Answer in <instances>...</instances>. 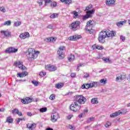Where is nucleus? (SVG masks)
I'll return each mask as SVG.
<instances>
[{
	"mask_svg": "<svg viewBox=\"0 0 130 130\" xmlns=\"http://www.w3.org/2000/svg\"><path fill=\"white\" fill-rule=\"evenodd\" d=\"M76 35H74L69 37L68 39L69 40H72V41H76Z\"/></svg>",
	"mask_w": 130,
	"mask_h": 130,
	"instance_id": "nucleus-28",
	"label": "nucleus"
},
{
	"mask_svg": "<svg viewBox=\"0 0 130 130\" xmlns=\"http://www.w3.org/2000/svg\"><path fill=\"white\" fill-rule=\"evenodd\" d=\"M100 85V83L98 82L93 81L90 83H85L86 89H90V88H96Z\"/></svg>",
	"mask_w": 130,
	"mask_h": 130,
	"instance_id": "nucleus-8",
	"label": "nucleus"
},
{
	"mask_svg": "<svg viewBox=\"0 0 130 130\" xmlns=\"http://www.w3.org/2000/svg\"><path fill=\"white\" fill-rule=\"evenodd\" d=\"M24 34L26 38H27V37H29V36H30V35L29 34V32H26L24 33Z\"/></svg>",
	"mask_w": 130,
	"mask_h": 130,
	"instance_id": "nucleus-56",
	"label": "nucleus"
},
{
	"mask_svg": "<svg viewBox=\"0 0 130 130\" xmlns=\"http://www.w3.org/2000/svg\"><path fill=\"white\" fill-rule=\"evenodd\" d=\"M18 51V49L14 48V47H10L6 50L8 53H14Z\"/></svg>",
	"mask_w": 130,
	"mask_h": 130,
	"instance_id": "nucleus-11",
	"label": "nucleus"
},
{
	"mask_svg": "<svg viewBox=\"0 0 130 130\" xmlns=\"http://www.w3.org/2000/svg\"><path fill=\"white\" fill-rule=\"evenodd\" d=\"M49 99H50V100H54L55 99V95L53 94H51L49 97Z\"/></svg>",
	"mask_w": 130,
	"mask_h": 130,
	"instance_id": "nucleus-40",
	"label": "nucleus"
},
{
	"mask_svg": "<svg viewBox=\"0 0 130 130\" xmlns=\"http://www.w3.org/2000/svg\"><path fill=\"white\" fill-rule=\"evenodd\" d=\"M69 128H70V129H75L76 128L72 125H69Z\"/></svg>",
	"mask_w": 130,
	"mask_h": 130,
	"instance_id": "nucleus-62",
	"label": "nucleus"
},
{
	"mask_svg": "<svg viewBox=\"0 0 130 130\" xmlns=\"http://www.w3.org/2000/svg\"><path fill=\"white\" fill-rule=\"evenodd\" d=\"M43 2V0H38V4H39L40 7H41V6H42Z\"/></svg>",
	"mask_w": 130,
	"mask_h": 130,
	"instance_id": "nucleus-49",
	"label": "nucleus"
},
{
	"mask_svg": "<svg viewBox=\"0 0 130 130\" xmlns=\"http://www.w3.org/2000/svg\"><path fill=\"white\" fill-rule=\"evenodd\" d=\"M115 2H116V0H106V5L109 7H111L115 4Z\"/></svg>",
	"mask_w": 130,
	"mask_h": 130,
	"instance_id": "nucleus-14",
	"label": "nucleus"
},
{
	"mask_svg": "<svg viewBox=\"0 0 130 130\" xmlns=\"http://www.w3.org/2000/svg\"><path fill=\"white\" fill-rule=\"evenodd\" d=\"M85 30L86 31H88L90 34H93L94 33V29H93L92 28H85Z\"/></svg>",
	"mask_w": 130,
	"mask_h": 130,
	"instance_id": "nucleus-22",
	"label": "nucleus"
},
{
	"mask_svg": "<svg viewBox=\"0 0 130 130\" xmlns=\"http://www.w3.org/2000/svg\"><path fill=\"white\" fill-rule=\"evenodd\" d=\"M64 49H66L65 46H61L59 47L57 51L59 59H63V58H64V54H63V50H64Z\"/></svg>",
	"mask_w": 130,
	"mask_h": 130,
	"instance_id": "nucleus-5",
	"label": "nucleus"
},
{
	"mask_svg": "<svg viewBox=\"0 0 130 130\" xmlns=\"http://www.w3.org/2000/svg\"><path fill=\"white\" fill-rule=\"evenodd\" d=\"M57 17H58V14L57 13H53L50 16L51 19H55V18H57Z\"/></svg>",
	"mask_w": 130,
	"mask_h": 130,
	"instance_id": "nucleus-24",
	"label": "nucleus"
},
{
	"mask_svg": "<svg viewBox=\"0 0 130 130\" xmlns=\"http://www.w3.org/2000/svg\"><path fill=\"white\" fill-rule=\"evenodd\" d=\"M32 84L34 85L35 86H38V82L36 81V80H32L31 81Z\"/></svg>",
	"mask_w": 130,
	"mask_h": 130,
	"instance_id": "nucleus-38",
	"label": "nucleus"
},
{
	"mask_svg": "<svg viewBox=\"0 0 130 130\" xmlns=\"http://www.w3.org/2000/svg\"><path fill=\"white\" fill-rule=\"evenodd\" d=\"M65 4L66 5H70V4H72V0H66Z\"/></svg>",
	"mask_w": 130,
	"mask_h": 130,
	"instance_id": "nucleus-48",
	"label": "nucleus"
},
{
	"mask_svg": "<svg viewBox=\"0 0 130 130\" xmlns=\"http://www.w3.org/2000/svg\"><path fill=\"white\" fill-rule=\"evenodd\" d=\"M74 58H75V55H71V57H68V60H69V61H72L73 60V59H74Z\"/></svg>",
	"mask_w": 130,
	"mask_h": 130,
	"instance_id": "nucleus-41",
	"label": "nucleus"
},
{
	"mask_svg": "<svg viewBox=\"0 0 130 130\" xmlns=\"http://www.w3.org/2000/svg\"><path fill=\"white\" fill-rule=\"evenodd\" d=\"M76 40H78L79 39H81L82 38V36L81 35H76Z\"/></svg>",
	"mask_w": 130,
	"mask_h": 130,
	"instance_id": "nucleus-53",
	"label": "nucleus"
},
{
	"mask_svg": "<svg viewBox=\"0 0 130 130\" xmlns=\"http://www.w3.org/2000/svg\"><path fill=\"white\" fill-rule=\"evenodd\" d=\"M34 49L32 48H29L28 50L25 52V54L29 60V61H32L34 60V59L36 58L38 55H37L35 53Z\"/></svg>",
	"mask_w": 130,
	"mask_h": 130,
	"instance_id": "nucleus-2",
	"label": "nucleus"
},
{
	"mask_svg": "<svg viewBox=\"0 0 130 130\" xmlns=\"http://www.w3.org/2000/svg\"><path fill=\"white\" fill-rule=\"evenodd\" d=\"M73 115H69L67 116V119L70 120L72 118V117H73Z\"/></svg>",
	"mask_w": 130,
	"mask_h": 130,
	"instance_id": "nucleus-55",
	"label": "nucleus"
},
{
	"mask_svg": "<svg viewBox=\"0 0 130 130\" xmlns=\"http://www.w3.org/2000/svg\"><path fill=\"white\" fill-rule=\"evenodd\" d=\"M20 38L21 39H26V36H25L24 34H21L19 36Z\"/></svg>",
	"mask_w": 130,
	"mask_h": 130,
	"instance_id": "nucleus-39",
	"label": "nucleus"
},
{
	"mask_svg": "<svg viewBox=\"0 0 130 130\" xmlns=\"http://www.w3.org/2000/svg\"><path fill=\"white\" fill-rule=\"evenodd\" d=\"M127 112V111H126V109H123L121 111H119V114H125V113H126Z\"/></svg>",
	"mask_w": 130,
	"mask_h": 130,
	"instance_id": "nucleus-27",
	"label": "nucleus"
},
{
	"mask_svg": "<svg viewBox=\"0 0 130 130\" xmlns=\"http://www.w3.org/2000/svg\"><path fill=\"white\" fill-rule=\"evenodd\" d=\"M116 31L112 30L109 32L107 30H102L99 33L98 41L100 43H105V38L108 37H115Z\"/></svg>",
	"mask_w": 130,
	"mask_h": 130,
	"instance_id": "nucleus-1",
	"label": "nucleus"
},
{
	"mask_svg": "<svg viewBox=\"0 0 130 130\" xmlns=\"http://www.w3.org/2000/svg\"><path fill=\"white\" fill-rule=\"evenodd\" d=\"M96 49H99V50H102V49H104V47L102 46H96L95 47Z\"/></svg>",
	"mask_w": 130,
	"mask_h": 130,
	"instance_id": "nucleus-36",
	"label": "nucleus"
},
{
	"mask_svg": "<svg viewBox=\"0 0 130 130\" xmlns=\"http://www.w3.org/2000/svg\"><path fill=\"white\" fill-rule=\"evenodd\" d=\"M81 89H86V83L83 84L81 86Z\"/></svg>",
	"mask_w": 130,
	"mask_h": 130,
	"instance_id": "nucleus-57",
	"label": "nucleus"
},
{
	"mask_svg": "<svg viewBox=\"0 0 130 130\" xmlns=\"http://www.w3.org/2000/svg\"><path fill=\"white\" fill-rule=\"evenodd\" d=\"M124 22H125V21H121L118 22H117L116 25L117 26H118V27H121V26H122V25H123V23H124Z\"/></svg>",
	"mask_w": 130,
	"mask_h": 130,
	"instance_id": "nucleus-25",
	"label": "nucleus"
},
{
	"mask_svg": "<svg viewBox=\"0 0 130 130\" xmlns=\"http://www.w3.org/2000/svg\"><path fill=\"white\" fill-rule=\"evenodd\" d=\"M11 24H12L11 20H7L4 23V25L7 26H11Z\"/></svg>",
	"mask_w": 130,
	"mask_h": 130,
	"instance_id": "nucleus-26",
	"label": "nucleus"
},
{
	"mask_svg": "<svg viewBox=\"0 0 130 130\" xmlns=\"http://www.w3.org/2000/svg\"><path fill=\"white\" fill-rule=\"evenodd\" d=\"M46 70L49 71L50 72H54V71H56V67L51 64H48L46 67Z\"/></svg>",
	"mask_w": 130,
	"mask_h": 130,
	"instance_id": "nucleus-10",
	"label": "nucleus"
},
{
	"mask_svg": "<svg viewBox=\"0 0 130 130\" xmlns=\"http://www.w3.org/2000/svg\"><path fill=\"white\" fill-rule=\"evenodd\" d=\"M84 64H82V63H80V64H78V65H77V66H78V68H80V67H84Z\"/></svg>",
	"mask_w": 130,
	"mask_h": 130,
	"instance_id": "nucleus-63",
	"label": "nucleus"
},
{
	"mask_svg": "<svg viewBox=\"0 0 130 130\" xmlns=\"http://www.w3.org/2000/svg\"><path fill=\"white\" fill-rule=\"evenodd\" d=\"M70 108L71 111L77 112V111H79L80 109H81V106H79L78 103L75 102L74 103V104L71 105Z\"/></svg>",
	"mask_w": 130,
	"mask_h": 130,
	"instance_id": "nucleus-6",
	"label": "nucleus"
},
{
	"mask_svg": "<svg viewBox=\"0 0 130 130\" xmlns=\"http://www.w3.org/2000/svg\"><path fill=\"white\" fill-rule=\"evenodd\" d=\"M124 79H125V75H121L120 76L116 77V80L119 81V80H120L122 81V80H124Z\"/></svg>",
	"mask_w": 130,
	"mask_h": 130,
	"instance_id": "nucleus-19",
	"label": "nucleus"
},
{
	"mask_svg": "<svg viewBox=\"0 0 130 130\" xmlns=\"http://www.w3.org/2000/svg\"><path fill=\"white\" fill-rule=\"evenodd\" d=\"M47 111V108L46 107H44L40 109V112H42V113L43 112H46Z\"/></svg>",
	"mask_w": 130,
	"mask_h": 130,
	"instance_id": "nucleus-29",
	"label": "nucleus"
},
{
	"mask_svg": "<svg viewBox=\"0 0 130 130\" xmlns=\"http://www.w3.org/2000/svg\"><path fill=\"white\" fill-rule=\"evenodd\" d=\"M100 82L102 84H103L104 85H105V84L107 83V79H102L100 81Z\"/></svg>",
	"mask_w": 130,
	"mask_h": 130,
	"instance_id": "nucleus-30",
	"label": "nucleus"
},
{
	"mask_svg": "<svg viewBox=\"0 0 130 130\" xmlns=\"http://www.w3.org/2000/svg\"><path fill=\"white\" fill-rule=\"evenodd\" d=\"M71 78H75L76 77V73H72L71 74Z\"/></svg>",
	"mask_w": 130,
	"mask_h": 130,
	"instance_id": "nucleus-58",
	"label": "nucleus"
},
{
	"mask_svg": "<svg viewBox=\"0 0 130 130\" xmlns=\"http://www.w3.org/2000/svg\"><path fill=\"white\" fill-rule=\"evenodd\" d=\"M91 103L92 104H98V103H99V102H98V98H92L91 100Z\"/></svg>",
	"mask_w": 130,
	"mask_h": 130,
	"instance_id": "nucleus-16",
	"label": "nucleus"
},
{
	"mask_svg": "<svg viewBox=\"0 0 130 130\" xmlns=\"http://www.w3.org/2000/svg\"><path fill=\"white\" fill-rule=\"evenodd\" d=\"M118 115H120L119 111L118 112L111 114L110 116L111 117H116V116H118Z\"/></svg>",
	"mask_w": 130,
	"mask_h": 130,
	"instance_id": "nucleus-21",
	"label": "nucleus"
},
{
	"mask_svg": "<svg viewBox=\"0 0 130 130\" xmlns=\"http://www.w3.org/2000/svg\"><path fill=\"white\" fill-rule=\"evenodd\" d=\"M93 14H95V9L86 11V15L83 17V21L89 19V18H92Z\"/></svg>",
	"mask_w": 130,
	"mask_h": 130,
	"instance_id": "nucleus-7",
	"label": "nucleus"
},
{
	"mask_svg": "<svg viewBox=\"0 0 130 130\" xmlns=\"http://www.w3.org/2000/svg\"><path fill=\"white\" fill-rule=\"evenodd\" d=\"M94 119H95V117H90L88 118L87 121L88 122H91V121H93Z\"/></svg>",
	"mask_w": 130,
	"mask_h": 130,
	"instance_id": "nucleus-47",
	"label": "nucleus"
},
{
	"mask_svg": "<svg viewBox=\"0 0 130 130\" xmlns=\"http://www.w3.org/2000/svg\"><path fill=\"white\" fill-rule=\"evenodd\" d=\"M120 39L123 42H124V40H125V38L124 37H123V36H121Z\"/></svg>",
	"mask_w": 130,
	"mask_h": 130,
	"instance_id": "nucleus-54",
	"label": "nucleus"
},
{
	"mask_svg": "<svg viewBox=\"0 0 130 130\" xmlns=\"http://www.w3.org/2000/svg\"><path fill=\"white\" fill-rule=\"evenodd\" d=\"M89 74H86L85 75H84V76H83V78H87L88 77H89Z\"/></svg>",
	"mask_w": 130,
	"mask_h": 130,
	"instance_id": "nucleus-60",
	"label": "nucleus"
},
{
	"mask_svg": "<svg viewBox=\"0 0 130 130\" xmlns=\"http://www.w3.org/2000/svg\"><path fill=\"white\" fill-rule=\"evenodd\" d=\"M56 6H57V3H56L55 2H52L50 5L51 7H53L54 8H55Z\"/></svg>",
	"mask_w": 130,
	"mask_h": 130,
	"instance_id": "nucleus-33",
	"label": "nucleus"
},
{
	"mask_svg": "<svg viewBox=\"0 0 130 130\" xmlns=\"http://www.w3.org/2000/svg\"><path fill=\"white\" fill-rule=\"evenodd\" d=\"M14 66H15V67H17V66H23V62H21V61H19V62H15L14 63Z\"/></svg>",
	"mask_w": 130,
	"mask_h": 130,
	"instance_id": "nucleus-31",
	"label": "nucleus"
},
{
	"mask_svg": "<svg viewBox=\"0 0 130 130\" xmlns=\"http://www.w3.org/2000/svg\"><path fill=\"white\" fill-rule=\"evenodd\" d=\"M103 60L105 61V62H110V59L109 58H103Z\"/></svg>",
	"mask_w": 130,
	"mask_h": 130,
	"instance_id": "nucleus-43",
	"label": "nucleus"
},
{
	"mask_svg": "<svg viewBox=\"0 0 130 130\" xmlns=\"http://www.w3.org/2000/svg\"><path fill=\"white\" fill-rule=\"evenodd\" d=\"M19 69H20V70H22V71H25V70H26L27 69V68H26V67H25L24 66L22 65V66L19 67Z\"/></svg>",
	"mask_w": 130,
	"mask_h": 130,
	"instance_id": "nucleus-44",
	"label": "nucleus"
},
{
	"mask_svg": "<svg viewBox=\"0 0 130 130\" xmlns=\"http://www.w3.org/2000/svg\"><path fill=\"white\" fill-rule=\"evenodd\" d=\"M75 100L79 104H85L87 99L83 95H78L74 97Z\"/></svg>",
	"mask_w": 130,
	"mask_h": 130,
	"instance_id": "nucleus-3",
	"label": "nucleus"
},
{
	"mask_svg": "<svg viewBox=\"0 0 130 130\" xmlns=\"http://www.w3.org/2000/svg\"><path fill=\"white\" fill-rule=\"evenodd\" d=\"M47 27L48 29H53V24H49Z\"/></svg>",
	"mask_w": 130,
	"mask_h": 130,
	"instance_id": "nucleus-51",
	"label": "nucleus"
},
{
	"mask_svg": "<svg viewBox=\"0 0 130 130\" xmlns=\"http://www.w3.org/2000/svg\"><path fill=\"white\" fill-rule=\"evenodd\" d=\"M12 114H17V115H19V116H22V115H23L22 112L19 111L18 109H14L12 110Z\"/></svg>",
	"mask_w": 130,
	"mask_h": 130,
	"instance_id": "nucleus-13",
	"label": "nucleus"
},
{
	"mask_svg": "<svg viewBox=\"0 0 130 130\" xmlns=\"http://www.w3.org/2000/svg\"><path fill=\"white\" fill-rule=\"evenodd\" d=\"M13 122H14V119H13L12 117L11 116L7 117L6 119V122H8V123H13Z\"/></svg>",
	"mask_w": 130,
	"mask_h": 130,
	"instance_id": "nucleus-17",
	"label": "nucleus"
},
{
	"mask_svg": "<svg viewBox=\"0 0 130 130\" xmlns=\"http://www.w3.org/2000/svg\"><path fill=\"white\" fill-rule=\"evenodd\" d=\"M45 1V6H47V4L51 2V0H43Z\"/></svg>",
	"mask_w": 130,
	"mask_h": 130,
	"instance_id": "nucleus-45",
	"label": "nucleus"
},
{
	"mask_svg": "<svg viewBox=\"0 0 130 130\" xmlns=\"http://www.w3.org/2000/svg\"><path fill=\"white\" fill-rule=\"evenodd\" d=\"M58 118H59V114L58 113H52L51 114V120L52 122H56Z\"/></svg>",
	"mask_w": 130,
	"mask_h": 130,
	"instance_id": "nucleus-9",
	"label": "nucleus"
},
{
	"mask_svg": "<svg viewBox=\"0 0 130 130\" xmlns=\"http://www.w3.org/2000/svg\"><path fill=\"white\" fill-rule=\"evenodd\" d=\"M0 11L1 12H3V13H6V8L4 6L1 7Z\"/></svg>",
	"mask_w": 130,
	"mask_h": 130,
	"instance_id": "nucleus-35",
	"label": "nucleus"
},
{
	"mask_svg": "<svg viewBox=\"0 0 130 130\" xmlns=\"http://www.w3.org/2000/svg\"><path fill=\"white\" fill-rule=\"evenodd\" d=\"M94 27V21L92 20H89L87 22L86 26H85V28H93Z\"/></svg>",
	"mask_w": 130,
	"mask_h": 130,
	"instance_id": "nucleus-12",
	"label": "nucleus"
},
{
	"mask_svg": "<svg viewBox=\"0 0 130 130\" xmlns=\"http://www.w3.org/2000/svg\"><path fill=\"white\" fill-rule=\"evenodd\" d=\"M26 103L28 104V103H31L32 102V99H31L30 98H26Z\"/></svg>",
	"mask_w": 130,
	"mask_h": 130,
	"instance_id": "nucleus-42",
	"label": "nucleus"
},
{
	"mask_svg": "<svg viewBox=\"0 0 130 130\" xmlns=\"http://www.w3.org/2000/svg\"><path fill=\"white\" fill-rule=\"evenodd\" d=\"M46 75V73L45 72H41L40 73V77H44V76H45Z\"/></svg>",
	"mask_w": 130,
	"mask_h": 130,
	"instance_id": "nucleus-46",
	"label": "nucleus"
},
{
	"mask_svg": "<svg viewBox=\"0 0 130 130\" xmlns=\"http://www.w3.org/2000/svg\"><path fill=\"white\" fill-rule=\"evenodd\" d=\"M45 41L46 42H51V40L50 39V38H47L45 39Z\"/></svg>",
	"mask_w": 130,
	"mask_h": 130,
	"instance_id": "nucleus-52",
	"label": "nucleus"
},
{
	"mask_svg": "<svg viewBox=\"0 0 130 130\" xmlns=\"http://www.w3.org/2000/svg\"><path fill=\"white\" fill-rule=\"evenodd\" d=\"M46 130H53V128L51 127H48L46 129Z\"/></svg>",
	"mask_w": 130,
	"mask_h": 130,
	"instance_id": "nucleus-64",
	"label": "nucleus"
},
{
	"mask_svg": "<svg viewBox=\"0 0 130 130\" xmlns=\"http://www.w3.org/2000/svg\"><path fill=\"white\" fill-rule=\"evenodd\" d=\"M72 14H73V18L74 19H77V18H78V17H79V12L76 11H74L72 12Z\"/></svg>",
	"mask_w": 130,
	"mask_h": 130,
	"instance_id": "nucleus-18",
	"label": "nucleus"
},
{
	"mask_svg": "<svg viewBox=\"0 0 130 130\" xmlns=\"http://www.w3.org/2000/svg\"><path fill=\"white\" fill-rule=\"evenodd\" d=\"M22 103H23V104H27V100L25 99H22L21 100Z\"/></svg>",
	"mask_w": 130,
	"mask_h": 130,
	"instance_id": "nucleus-50",
	"label": "nucleus"
},
{
	"mask_svg": "<svg viewBox=\"0 0 130 130\" xmlns=\"http://www.w3.org/2000/svg\"><path fill=\"white\" fill-rule=\"evenodd\" d=\"M1 33H3L4 34L5 36L6 37H9V36H11V32L7 31H2Z\"/></svg>",
	"mask_w": 130,
	"mask_h": 130,
	"instance_id": "nucleus-20",
	"label": "nucleus"
},
{
	"mask_svg": "<svg viewBox=\"0 0 130 130\" xmlns=\"http://www.w3.org/2000/svg\"><path fill=\"white\" fill-rule=\"evenodd\" d=\"M26 76H28V72H27L19 73L17 74V77L19 78H24Z\"/></svg>",
	"mask_w": 130,
	"mask_h": 130,
	"instance_id": "nucleus-15",
	"label": "nucleus"
},
{
	"mask_svg": "<svg viewBox=\"0 0 130 130\" xmlns=\"http://www.w3.org/2000/svg\"><path fill=\"white\" fill-rule=\"evenodd\" d=\"M51 42H54L55 41V39L54 38H50Z\"/></svg>",
	"mask_w": 130,
	"mask_h": 130,
	"instance_id": "nucleus-61",
	"label": "nucleus"
},
{
	"mask_svg": "<svg viewBox=\"0 0 130 130\" xmlns=\"http://www.w3.org/2000/svg\"><path fill=\"white\" fill-rule=\"evenodd\" d=\"M71 29L73 31H77V30H79L81 27V21H76L72 22L71 24Z\"/></svg>",
	"mask_w": 130,
	"mask_h": 130,
	"instance_id": "nucleus-4",
	"label": "nucleus"
},
{
	"mask_svg": "<svg viewBox=\"0 0 130 130\" xmlns=\"http://www.w3.org/2000/svg\"><path fill=\"white\" fill-rule=\"evenodd\" d=\"M111 125V122L108 121L107 123L105 124V127H109Z\"/></svg>",
	"mask_w": 130,
	"mask_h": 130,
	"instance_id": "nucleus-34",
	"label": "nucleus"
},
{
	"mask_svg": "<svg viewBox=\"0 0 130 130\" xmlns=\"http://www.w3.org/2000/svg\"><path fill=\"white\" fill-rule=\"evenodd\" d=\"M14 26H15V27H19V26H20V25H21V22L18 21V22H14Z\"/></svg>",
	"mask_w": 130,
	"mask_h": 130,
	"instance_id": "nucleus-37",
	"label": "nucleus"
},
{
	"mask_svg": "<svg viewBox=\"0 0 130 130\" xmlns=\"http://www.w3.org/2000/svg\"><path fill=\"white\" fill-rule=\"evenodd\" d=\"M27 115L28 116H32L33 114H32V113L31 112H27Z\"/></svg>",
	"mask_w": 130,
	"mask_h": 130,
	"instance_id": "nucleus-59",
	"label": "nucleus"
},
{
	"mask_svg": "<svg viewBox=\"0 0 130 130\" xmlns=\"http://www.w3.org/2000/svg\"><path fill=\"white\" fill-rule=\"evenodd\" d=\"M91 9H93V5L90 4L88 6L86 7L85 8V11H89Z\"/></svg>",
	"mask_w": 130,
	"mask_h": 130,
	"instance_id": "nucleus-32",
	"label": "nucleus"
},
{
	"mask_svg": "<svg viewBox=\"0 0 130 130\" xmlns=\"http://www.w3.org/2000/svg\"><path fill=\"white\" fill-rule=\"evenodd\" d=\"M63 87V83H58L57 84H55V88L57 89H61Z\"/></svg>",
	"mask_w": 130,
	"mask_h": 130,
	"instance_id": "nucleus-23",
	"label": "nucleus"
}]
</instances>
